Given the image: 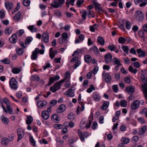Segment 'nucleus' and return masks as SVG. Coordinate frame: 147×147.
Returning a JSON list of instances; mask_svg holds the SVG:
<instances>
[{
    "mask_svg": "<svg viewBox=\"0 0 147 147\" xmlns=\"http://www.w3.org/2000/svg\"><path fill=\"white\" fill-rule=\"evenodd\" d=\"M17 36L16 34H13L9 38V41L12 43L14 44L17 42Z\"/></svg>",
    "mask_w": 147,
    "mask_h": 147,
    "instance_id": "obj_17",
    "label": "nucleus"
},
{
    "mask_svg": "<svg viewBox=\"0 0 147 147\" xmlns=\"http://www.w3.org/2000/svg\"><path fill=\"white\" fill-rule=\"evenodd\" d=\"M102 76L107 83H109L111 81V76L108 73H106L105 72H103Z\"/></svg>",
    "mask_w": 147,
    "mask_h": 147,
    "instance_id": "obj_11",
    "label": "nucleus"
},
{
    "mask_svg": "<svg viewBox=\"0 0 147 147\" xmlns=\"http://www.w3.org/2000/svg\"><path fill=\"white\" fill-rule=\"evenodd\" d=\"M70 72L69 71H67L65 74V77L64 79L63 80H64V82L65 80L67 79H69L70 78Z\"/></svg>",
    "mask_w": 147,
    "mask_h": 147,
    "instance_id": "obj_44",
    "label": "nucleus"
},
{
    "mask_svg": "<svg viewBox=\"0 0 147 147\" xmlns=\"http://www.w3.org/2000/svg\"><path fill=\"white\" fill-rule=\"evenodd\" d=\"M135 87L132 86H130L126 88V90L130 94H133L135 91Z\"/></svg>",
    "mask_w": 147,
    "mask_h": 147,
    "instance_id": "obj_28",
    "label": "nucleus"
},
{
    "mask_svg": "<svg viewBox=\"0 0 147 147\" xmlns=\"http://www.w3.org/2000/svg\"><path fill=\"white\" fill-rule=\"evenodd\" d=\"M92 5H90L87 6V12L86 10L83 9L80 11V13L81 14L82 17L84 19H86L87 13V16L89 18L92 17Z\"/></svg>",
    "mask_w": 147,
    "mask_h": 147,
    "instance_id": "obj_2",
    "label": "nucleus"
},
{
    "mask_svg": "<svg viewBox=\"0 0 147 147\" xmlns=\"http://www.w3.org/2000/svg\"><path fill=\"white\" fill-rule=\"evenodd\" d=\"M92 116L91 114L88 117V121H86L84 120H82L80 123V127L82 129L84 128H89L92 123Z\"/></svg>",
    "mask_w": 147,
    "mask_h": 147,
    "instance_id": "obj_1",
    "label": "nucleus"
},
{
    "mask_svg": "<svg viewBox=\"0 0 147 147\" xmlns=\"http://www.w3.org/2000/svg\"><path fill=\"white\" fill-rule=\"evenodd\" d=\"M12 29L9 27H7L4 30L5 34L7 35H9L12 33Z\"/></svg>",
    "mask_w": 147,
    "mask_h": 147,
    "instance_id": "obj_32",
    "label": "nucleus"
},
{
    "mask_svg": "<svg viewBox=\"0 0 147 147\" xmlns=\"http://www.w3.org/2000/svg\"><path fill=\"white\" fill-rule=\"evenodd\" d=\"M127 102L125 100H122L120 102V105L122 107H125L127 106Z\"/></svg>",
    "mask_w": 147,
    "mask_h": 147,
    "instance_id": "obj_60",
    "label": "nucleus"
},
{
    "mask_svg": "<svg viewBox=\"0 0 147 147\" xmlns=\"http://www.w3.org/2000/svg\"><path fill=\"white\" fill-rule=\"evenodd\" d=\"M146 130V126H143L140 128L138 131V134L140 135H142L144 134Z\"/></svg>",
    "mask_w": 147,
    "mask_h": 147,
    "instance_id": "obj_27",
    "label": "nucleus"
},
{
    "mask_svg": "<svg viewBox=\"0 0 147 147\" xmlns=\"http://www.w3.org/2000/svg\"><path fill=\"white\" fill-rule=\"evenodd\" d=\"M97 40L98 43L102 45H104L105 42L102 37L98 36L97 39Z\"/></svg>",
    "mask_w": 147,
    "mask_h": 147,
    "instance_id": "obj_34",
    "label": "nucleus"
},
{
    "mask_svg": "<svg viewBox=\"0 0 147 147\" xmlns=\"http://www.w3.org/2000/svg\"><path fill=\"white\" fill-rule=\"evenodd\" d=\"M109 105V102L107 101H105L103 105L101 107V108L103 110H105L107 108Z\"/></svg>",
    "mask_w": 147,
    "mask_h": 147,
    "instance_id": "obj_39",
    "label": "nucleus"
},
{
    "mask_svg": "<svg viewBox=\"0 0 147 147\" xmlns=\"http://www.w3.org/2000/svg\"><path fill=\"white\" fill-rule=\"evenodd\" d=\"M29 140L30 142L32 145L34 146H36V142L32 136L29 137Z\"/></svg>",
    "mask_w": 147,
    "mask_h": 147,
    "instance_id": "obj_47",
    "label": "nucleus"
},
{
    "mask_svg": "<svg viewBox=\"0 0 147 147\" xmlns=\"http://www.w3.org/2000/svg\"><path fill=\"white\" fill-rule=\"evenodd\" d=\"M61 38L64 40L67 39L68 38V35L66 32L63 33L61 35Z\"/></svg>",
    "mask_w": 147,
    "mask_h": 147,
    "instance_id": "obj_56",
    "label": "nucleus"
},
{
    "mask_svg": "<svg viewBox=\"0 0 147 147\" xmlns=\"http://www.w3.org/2000/svg\"><path fill=\"white\" fill-rule=\"evenodd\" d=\"M81 64V62L80 61H78L75 63V64L73 65V67L74 69H76Z\"/></svg>",
    "mask_w": 147,
    "mask_h": 147,
    "instance_id": "obj_62",
    "label": "nucleus"
},
{
    "mask_svg": "<svg viewBox=\"0 0 147 147\" xmlns=\"http://www.w3.org/2000/svg\"><path fill=\"white\" fill-rule=\"evenodd\" d=\"M105 57L106 63H107L111 61L112 60V55L110 53L107 54L105 55Z\"/></svg>",
    "mask_w": 147,
    "mask_h": 147,
    "instance_id": "obj_23",
    "label": "nucleus"
},
{
    "mask_svg": "<svg viewBox=\"0 0 147 147\" xmlns=\"http://www.w3.org/2000/svg\"><path fill=\"white\" fill-rule=\"evenodd\" d=\"M5 15V12L3 9H1L0 11V18L2 19L3 18Z\"/></svg>",
    "mask_w": 147,
    "mask_h": 147,
    "instance_id": "obj_58",
    "label": "nucleus"
},
{
    "mask_svg": "<svg viewBox=\"0 0 147 147\" xmlns=\"http://www.w3.org/2000/svg\"><path fill=\"white\" fill-rule=\"evenodd\" d=\"M18 139L17 141H18L23 138L24 135V133L23 131H21L19 130H18Z\"/></svg>",
    "mask_w": 147,
    "mask_h": 147,
    "instance_id": "obj_36",
    "label": "nucleus"
},
{
    "mask_svg": "<svg viewBox=\"0 0 147 147\" xmlns=\"http://www.w3.org/2000/svg\"><path fill=\"white\" fill-rule=\"evenodd\" d=\"M94 53L96 56H99L100 55V53L98 51L97 47L96 46H94L92 48Z\"/></svg>",
    "mask_w": 147,
    "mask_h": 147,
    "instance_id": "obj_35",
    "label": "nucleus"
},
{
    "mask_svg": "<svg viewBox=\"0 0 147 147\" xmlns=\"http://www.w3.org/2000/svg\"><path fill=\"white\" fill-rule=\"evenodd\" d=\"M52 120L55 122H58L59 121V117L58 115L56 114H54L52 115L51 116Z\"/></svg>",
    "mask_w": 147,
    "mask_h": 147,
    "instance_id": "obj_33",
    "label": "nucleus"
},
{
    "mask_svg": "<svg viewBox=\"0 0 147 147\" xmlns=\"http://www.w3.org/2000/svg\"><path fill=\"white\" fill-rule=\"evenodd\" d=\"M126 40V39L125 38L123 37H121L118 39V42L119 43L123 44L125 42Z\"/></svg>",
    "mask_w": 147,
    "mask_h": 147,
    "instance_id": "obj_51",
    "label": "nucleus"
},
{
    "mask_svg": "<svg viewBox=\"0 0 147 147\" xmlns=\"http://www.w3.org/2000/svg\"><path fill=\"white\" fill-rule=\"evenodd\" d=\"M38 48H36L32 52V55L31 56V58L32 60H36L38 57L37 51L38 50Z\"/></svg>",
    "mask_w": 147,
    "mask_h": 147,
    "instance_id": "obj_14",
    "label": "nucleus"
},
{
    "mask_svg": "<svg viewBox=\"0 0 147 147\" xmlns=\"http://www.w3.org/2000/svg\"><path fill=\"white\" fill-rule=\"evenodd\" d=\"M31 80L37 81H39L40 78L39 77L36 75H33L32 76L30 77Z\"/></svg>",
    "mask_w": 147,
    "mask_h": 147,
    "instance_id": "obj_48",
    "label": "nucleus"
},
{
    "mask_svg": "<svg viewBox=\"0 0 147 147\" xmlns=\"http://www.w3.org/2000/svg\"><path fill=\"white\" fill-rule=\"evenodd\" d=\"M22 13L20 11H19L17 14L13 17V18L16 22H18L20 20Z\"/></svg>",
    "mask_w": 147,
    "mask_h": 147,
    "instance_id": "obj_24",
    "label": "nucleus"
},
{
    "mask_svg": "<svg viewBox=\"0 0 147 147\" xmlns=\"http://www.w3.org/2000/svg\"><path fill=\"white\" fill-rule=\"evenodd\" d=\"M125 26L126 29L127 30H129L130 29L132 26V24L131 22L127 20L126 22Z\"/></svg>",
    "mask_w": 147,
    "mask_h": 147,
    "instance_id": "obj_43",
    "label": "nucleus"
},
{
    "mask_svg": "<svg viewBox=\"0 0 147 147\" xmlns=\"http://www.w3.org/2000/svg\"><path fill=\"white\" fill-rule=\"evenodd\" d=\"M13 139L11 140H9L6 138L4 137L2 139L1 143L2 145L4 146H5L8 144L9 141H11Z\"/></svg>",
    "mask_w": 147,
    "mask_h": 147,
    "instance_id": "obj_22",
    "label": "nucleus"
},
{
    "mask_svg": "<svg viewBox=\"0 0 147 147\" xmlns=\"http://www.w3.org/2000/svg\"><path fill=\"white\" fill-rule=\"evenodd\" d=\"M128 70L129 71L134 74H136L137 73L138 71L137 69H133V68L132 67L131 65L129 66L128 68Z\"/></svg>",
    "mask_w": 147,
    "mask_h": 147,
    "instance_id": "obj_41",
    "label": "nucleus"
},
{
    "mask_svg": "<svg viewBox=\"0 0 147 147\" xmlns=\"http://www.w3.org/2000/svg\"><path fill=\"white\" fill-rule=\"evenodd\" d=\"M81 107H80L79 106L78 108V109L77 110V113L79 112L83 111L84 109V106L83 105H81Z\"/></svg>",
    "mask_w": 147,
    "mask_h": 147,
    "instance_id": "obj_61",
    "label": "nucleus"
},
{
    "mask_svg": "<svg viewBox=\"0 0 147 147\" xmlns=\"http://www.w3.org/2000/svg\"><path fill=\"white\" fill-rule=\"evenodd\" d=\"M2 122L4 124L7 125L9 122L8 119L3 115H2L1 117Z\"/></svg>",
    "mask_w": 147,
    "mask_h": 147,
    "instance_id": "obj_31",
    "label": "nucleus"
},
{
    "mask_svg": "<svg viewBox=\"0 0 147 147\" xmlns=\"http://www.w3.org/2000/svg\"><path fill=\"white\" fill-rule=\"evenodd\" d=\"M122 142L124 144H127L129 141V139L127 138H123L121 139Z\"/></svg>",
    "mask_w": 147,
    "mask_h": 147,
    "instance_id": "obj_49",
    "label": "nucleus"
},
{
    "mask_svg": "<svg viewBox=\"0 0 147 147\" xmlns=\"http://www.w3.org/2000/svg\"><path fill=\"white\" fill-rule=\"evenodd\" d=\"M108 49L111 51H115L116 49V47L113 45H109L108 47Z\"/></svg>",
    "mask_w": 147,
    "mask_h": 147,
    "instance_id": "obj_54",
    "label": "nucleus"
},
{
    "mask_svg": "<svg viewBox=\"0 0 147 147\" xmlns=\"http://www.w3.org/2000/svg\"><path fill=\"white\" fill-rule=\"evenodd\" d=\"M136 51L140 57H144L145 56V52L141 49H137Z\"/></svg>",
    "mask_w": 147,
    "mask_h": 147,
    "instance_id": "obj_29",
    "label": "nucleus"
},
{
    "mask_svg": "<svg viewBox=\"0 0 147 147\" xmlns=\"http://www.w3.org/2000/svg\"><path fill=\"white\" fill-rule=\"evenodd\" d=\"M9 84L11 88L15 90L18 88V83L16 78H12L10 80Z\"/></svg>",
    "mask_w": 147,
    "mask_h": 147,
    "instance_id": "obj_5",
    "label": "nucleus"
},
{
    "mask_svg": "<svg viewBox=\"0 0 147 147\" xmlns=\"http://www.w3.org/2000/svg\"><path fill=\"white\" fill-rule=\"evenodd\" d=\"M60 79V77L58 75L55 76L54 77H51L49 79V84L51 85L55 81L58 80Z\"/></svg>",
    "mask_w": 147,
    "mask_h": 147,
    "instance_id": "obj_18",
    "label": "nucleus"
},
{
    "mask_svg": "<svg viewBox=\"0 0 147 147\" xmlns=\"http://www.w3.org/2000/svg\"><path fill=\"white\" fill-rule=\"evenodd\" d=\"M33 119L32 116H29L27 117V119L26 120V123L28 125L31 124L33 121Z\"/></svg>",
    "mask_w": 147,
    "mask_h": 147,
    "instance_id": "obj_40",
    "label": "nucleus"
},
{
    "mask_svg": "<svg viewBox=\"0 0 147 147\" xmlns=\"http://www.w3.org/2000/svg\"><path fill=\"white\" fill-rule=\"evenodd\" d=\"M84 60L85 62L87 63L90 62L92 61V58L89 55H86L84 56Z\"/></svg>",
    "mask_w": 147,
    "mask_h": 147,
    "instance_id": "obj_37",
    "label": "nucleus"
},
{
    "mask_svg": "<svg viewBox=\"0 0 147 147\" xmlns=\"http://www.w3.org/2000/svg\"><path fill=\"white\" fill-rule=\"evenodd\" d=\"M22 3L24 6L28 7L30 5V1L29 0H24Z\"/></svg>",
    "mask_w": 147,
    "mask_h": 147,
    "instance_id": "obj_50",
    "label": "nucleus"
},
{
    "mask_svg": "<svg viewBox=\"0 0 147 147\" xmlns=\"http://www.w3.org/2000/svg\"><path fill=\"white\" fill-rule=\"evenodd\" d=\"M0 103L1 105L2 109L5 112H7V110L3 105L4 103L6 105V107L10 105L9 100L7 98H5L0 101Z\"/></svg>",
    "mask_w": 147,
    "mask_h": 147,
    "instance_id": "obj_6",
    "label": "nucleus"
},
{
    "mask_svg": "<svg viewBox=\"0 0 147 147\" xmlns=\"http://www.w3.org/2000/svg\"><path fill=\"white\" fill-rule=\"evenodd\" d=\"M142 80L144 84L142 86L144 96L147 100V77L145 75H142L141 77Z\"/></svg>",
    "mask_w": 147,
    "mask_h": 147,
    "instance_id": "obj_3",
    "label": "nucleus"
},
{
    "mask_svg": "<svg viewBox=\"0 0 147 147\" xmlns=\"http://www.w3.org/2000/svg\"><path fill=\"white\" fill-rule=\"evenodd\" d=\"M32 40V38L31 37H27L25 40L26 44H28Z\"/></svg>",
    "mask_w": 147,
    "mask_h": 147,
    "instance_id": "obj_57",
    "label": "nucleus"
},
{
    "mask_svg": "<svg viewBox=\"0 0 147 147\" xmlns=\"http://www.w3.org/2000/svg\"><path fill=\"white\" fill-rule=\"evenodd\" d=\"M5 6L8 11H10L13 7L12 3L9 1L6 2L5 4Z\"/></svg>",
    "mask_w": 147,
    "mask_h": 147,
    "instance_id": "obj_26",
    "label": "nucleus"
},
{
    "mask_svg": "<svg viewBox=\"0 0 147 147\" xmlns=\"http://www.w3.org/2000/svg\"><path fill=\"white\" fill-rule=\"evenodd\" d=\"M42 38L44 41L45 43H47L49 41V36L47 32H44L43 33Z\"/></svg>",
    "mask_w": 147,
    "mask_h": 147,
    "instance_id": "obj_20",
    "label": "nucleus"
},
{
    "mask_svg": "<svg viewBox=\"0 0 147 147\" xmlns=\"http://www.w3.org/2000/svg\"><path fill=\"white\" fill-rule=\"evenodd\" d=\"M47 104V102L45 100H40L37 102V105L40 108L45 107Z\"/></svg>",
    "mask_w": 147,
    "mask_h": 147,
    "instance_id": "obj_13",
    "label": "nucleus"
},
{
    "mask_svg": "<svg viewBox=\"0 0 147 147\" xmlns=\"http://www.w3.org/2000/svg\"><path fill=\"white\" fill-rule=\"evenodd\" d=\"M28 28L32 32H36L38 30L37 28L34 25L29 26Z\"/></svg>",
    "mask_w": 147,
    "mask_h": 147,
    "instance_id": "obj_30",
    "label": "nucleus"
},
{
    "mask_svg": "<svg viewBox=\"0 0 147 147\" xmlns=\"http://www.w3.org/2000/svg\"><path fill=\"white\" fill-rule=\"evenodd\" d=\"M57 52L56 51H54L53 52L49 53V56L51 59H53L55 57V55L57 54Z\"/></svg>",
    "mask_w": 147,
    "mask_h": 147,
    "instance_id": "obj_53",
    "label": "nucleus"
},
{
    "mask_svg": "<svg viewBox=\"0 0 147 147\" xmlns=\"http://www.w3.org/2000/svg\"><path fill=\"white\" fill-rule=\"evenodd\" d=\"M135 16L136 19L138 21H142L144 19V14L140 11L138 10L136 11Z\"/></svg>",
    "mask_w": 147,
    "mask_h": 147,
    "instance_id": "obj_7",
    "label": "nucleus"
},
{
    "mask_svg": "<svg viewBox=\"0 0 147 147\" xmlns=\"http://www.w3.org/2000/svg\"><path fill=\"white\" fill-rule=\"evenodd\" d=\"M65 2V0H54L51 5L53 8H57L62 7Z\"/></svg>",
    "mask_w": 147,
    "mask_h": 147,
    "instance_id": "obj_4",
    "label": "nucleus"
},
{
    "mask_svg": "<svg viewBox=\"0 0 147 147\" xmlns=\"http://www.w3.org/2000/svg\"><path fill=\"white\" fill-rule=\"evenodd\" d=\"M74 90L71 88L67 91H65V94L68 97H73L74 96Z\"/></svg>",
    "mask_w": 147,
    "mask_h": 147,
    "instance_id": "obj_12",
    "label": "nucleus"
},
{
    "mask_svg": "<svg viewBox=\"0 0 147 147\" xmlns=\"http://www.w3.org/2000/svg\"><path fill=\"white\" fill-rule=\"evenodd\" d=\"M122 49L123 51L125 53L127 54H128L129 53V48L127 46H123L122 47Z\"/></svg>",
    "mask_w": 147,
    "mask_h": 147,
    "instance_id": "obj_52",
    "label": "nucleus"
},
{
    "mask_svg": "<svg viewBox=\"0 0 147 147\" xmlns=\"http://www.w3.org/2000/svg\"><path fill=\"white\" fill-rule=\"evenodd\" d=\"M1 61L3 63L5 64H9L10 63L11 61L7 58H6L3 60H1Z\"/></svg>",
    "mask_w": 147,
    "mask_h": 147,
    "instance_id": "obj_55",
    "label": "nucleus"
},
{
    "mask_svg": "<svg viewBox=\"0 0 147 147\" xmlns=\"http://www.w3.org/2000/svg\"><path fill=\"white\" fill-rule=\"evenodd\" d=\"M21 71V69L18 68H14L12 69V72L14 74H18Z\"/></svg>",
    "mask_w": 147,
    "mask_h": 147,
    "instance_id": "obj_42",
    "label": "nucleus"
},
{
    "mask_svg": "<svg viewBox=\"0 0 147 147\" xmlns=\"http://www.w3.org/2000/svg\"><path fill=\"white\" fill-rule=\"evenodd\" d=\"M16 52L18 55H22L24 53L23 49L18 47L16 49Z\"/></svg>",
    "mask_w": 147,
    "mask_h": 147,
    "instance_id": "obj_46",
    "label": "nucleus"
},
{
    "mask_svg": "<svg viewBox=\"0 0 147 147\" xmlns=\"http://www.w3.org/2000/svg\"><path fill=\"white\" fill-rule=\"evenodd\" d=\"M139 36L141 38H144V32L142 30H140L138 32Z\"/></svg>",
    "mask_w": 147,
    "mask_h": 147,
    "instance_id": "obj_64",
    "label": "nucleus"
},
{
    "mask_svg": "<svg viewBox=\"0 0 147 147\" xmlns=\"http://www.w3.org/2000/svg\"><path fill=\"white\" fill-rule=\"evenodd\" d=\"M66 109V107L65 105L62 104L57 109V112L58 113H61L63 112Z\"/></svg>",
    "mask_w": 147,
    "mask_h": 147,
    "instance_id": "obj_15",
    "label": "nucleus"
},
{
    "mask_svg": "<svg viewBox=\"0 0 147 147\" xmlns=\"http://www.w3.org/2000/svg\"><path fill=\"white\" fill-rule=\"evenodd\" d=\"M140 102L139 100H135L131 103V109L134 110L138 109L140 106Z\"/></svg>",
    "mask_w": 147,
    "mask_h": 147,
    "instance_id": "obj_10",
    "label": "nucleus"
},
{
    "mask_svg": "<svg viewBox=\"0 0 147 147\" xmlns=\"http://www.w3.org/2000/svg\"><path fill=\"white\" fill-rule=\"evenodd\" d=\"M60 79V77L58 75L55 76L54 77H51L49 79V84L51 85L55 81L58 80Z\"/></svg>",
    "mask_w": 147,
    "mask_h": 147,
    "instance_id": "obj_19",
    "label": "nucleus"
},
{
    "mask_svg": "<svg viewBox=\"0 0 147 147\" xmlns=\"http://www.w3.org/2000/svg\"><path fill=\"white\" fill-rule=\"evenodd\" d=\"M57 103V101L56 100H52L49 103V105L50 107H53L54 106L56 105Z\"/></svg>",
    "mask_w": 147,
    "mask_h": 147,
    "instance_id": "obj_63",
    "label": "nucleus"
},
{
    "mask_svg": "<svg viewBox=\"0 0 147 147\" xmlns=\"http://www.w3.org/2000/svg\"><path fill=\"white\" fill-rule=\"evenodd\" d=\"M54 127L56 129H61L63 127V125L59 124H56L54 125Z\"/></svg>",
    "mask_w": 147,
    "mask_h": 147,
    "instance_id": "obj_59",
    "label": "nucleus"
},
{
    "mask_svg": "<svg viewBox=\"0 0 147 147\" xmlns=\"http://www.w3.org/2000/svg\"><path fill=\"white\" fill-rule=\"evenodd\" d=\"M93 4L94 6L95 7V9L96 11L98 13L100 11L103 12V10L102 9L101 5L97 2L95 0H92Z\"/></svg>",
    "mask_w": 147,
    "mask_h": 147,
    "instance_id": "obj_9",
    "label": "nucleus"
},
{
    "mask_svg": "<svg viewBox=\"0 0 147 147\" xmlns=\"http://www.w3.org/2000/svg\"><path fill=\"white\" fill-rule=\"evenodd\" d=\"M78 132L79 137L82 142L84 140V138H86L88 136V134L86 132H82V131L80 129H78Z\"/></svg>",
    "mask_w": 147,
    "mask_h": 147,
    "instance_id": "obj_8",
    "label": "nucleus"
},
{
    "mask_svg": "<svg viewBox=\"0 0 147 147\" xmlns=\"http://www.w3.org/2000/svg\"><path fill=\"white\" fill-rule=\"evenodd\" d=\"M93 98L94 100L96 101H99L101 99V97L99 94L96 92H94L93 93Z\"/></svg>",
    "mask_w": 147,
    "mask_h": 147,
    "instance_id": "obj_21",
    "label": "nucleus"
},
{
    "mask_svg": "<svg viewBox=\"0 0 147 147\" xmlns=\"http://www.w3.org/2000/svg\"><path fill=\"white\" fill-rule=\"evenodd\" d=\"M113 60H114V63L115 64L119 66H121V65L120 60L117 58L116 57L114 58L113 59Z\"/></svg>",
    "mask_w": 147,
    "mask_h": 147,
    "instance_id": "obj_38",
    "label": "nucleus"
},
{
    "mask_svg": "<svg viewBox=\"0 0 147 147\" xmlns=\"http://www.w3.org/2000/svg\"><path fill=\"white\" fill-rule=\"evenodd\" d=\"M64 82V80H61L55 83L54 86L58 90L61 87L62 85V83Z\"/></svg>",
    "mask_w": 147,
    "mask_h": 147,
    "instance_id": "obj_25",
    "label": "nucleus"
},
{
    "mask_svg": "<svg viewBox=\"0 0 147 147\" xmlns=\"http://www.w3.org/2000/svg\"><path fill=\"white\" fill-rule=\"evenodd\" d=\"M7 107V112H6V113H7L8 112L9 114H12L13 113V109L11 107L10 105L9 106H8Z\"/></svg>",
    "mask_w": 147,
    "mask_h": 147,
    "instance_id": "obj_45",
    "label": "nucleus"
},
{
    "mask_svg": "<svg viewBox=\"0 0 147 147\" xmlns=\"http://www.w3.org/2000/svg\"><path fill=\"white\" fill-rule=\"evenodd\" d=\"M42 117L45 120H47L49 117V114L46 110L42 111L41 113Z\"/></svg>",
    "mask_w": 147,
    "mask_h": 147,
    "instance_id": "obj_16",
    "label": "nucleus"
}]
</instances>
